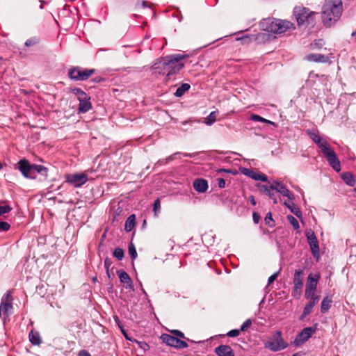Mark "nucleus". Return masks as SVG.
I'll return each mask as SVG.
<instances>
[{
	"mask_svg": "<svg viewBox=\"0 0 356 356\" xmlns=\"http://www.w3.org/2000/svg\"><path fill=\"white\" fill-rule=\"evenodd\" d=\"M341 178L349 186H354L356 183L353 174L349 172L342 173Z\"/></svg>",
	"mask_w": 356,
	"mask_h": 356,
	"instance_id": "5701e85b",
	"label": "nucleus"
},
{
	"mask_svg": "<svg viewBox=\"0 0 356 356\" xmlns=\"http://www.w3.org/2000/svg\"><path fill=\"white\" fill-rule=\"evenodd\" d=\"M253 221L254 223L257 224L260 220V216L258 213L254 212L252 214Z\"/></svg>",
	"mask_w": 356,
	"mask_h": 356,
	"instance_id": "3c124183",
	"label": "nucleus"
},
{
	"mask_svg": "<svg viewBox=\"0 0 356 356\" xmlns=\"http://www.w3.org/2000/svg\"><path fill=\"white\" fill-rule=\"evenodd\" d=\"M271 191H275L276 192L288 197L290 200H293L295 198L294 195L283 184L282 181L274 180L273 183L268 185V198H272L273 200V202L275 204L277 203V200L273 197Z\"/></svg>",
	"mask_w": 356,
	"mask_h": 356,
	"instance_id": "423d86ee",
	"label": "nucleus"
},
{
	"mask_svg": "<svg viewBox=\"0 0 356 356\" xmlns=\"http://www.w3.org/2000/svg\"><path fill=\"white\" fill-rule=\"evenodd\" d=\"M78 100L79 102L78 109L80 113H85L92 108L90 97L88 94L82 97H79Z\"/></svg>",
	"mask_w": 356,
	"mask_h": 356,
	"instance_id": "f3484780",
	"label": "nucleus"
},
{
	"mask_svg": "<svg viewBox=\"0 0 356 356\" xmlns=\"http://www.w3.org/2000/svg\"><path fill=\"white\" fill-rule=\"evenodd\" d=\"M12 295L10 291H7L2 297L0 305V316L3 323L6 321L13 309Z\"/></svg>",
	"mask_w": 356,
	"mask_h": 356,
	"instance_id": "0eeeda50",
	"label": "nucleus"
},
{
	"mask_svg": "<svg viewBox=\"0 0 356 356\" xmlns=\"http://www.w3.org/2000/svg\"><path fill=\"white\" fill-rule=\"evenodd\" d=\"M311 139L321 149L324 156H336L327 141L314 131H308Z\"/></svg>",
	"mask_w": 356,
	"mask_h": 356,
	"instance_id": "1a4fd4ad",
	"label": "nucleus"
},
{
	"mask_svg": "<svg viewBox=\"0 0 356 356\" xmlns=\"http://www.w3.org/2000/svg\"><path fill=\"white\" fill-rule=\"evenodd\" d=\"M71 92L77 96L78 99H79V97H82L87 94L79 88H73L71 89Z\"/></svg>",
	"mask_w": 356,
	"mask_h": 356,
	"instance_id": "c9c22d12",
	"label": "nucleus"
},
{
	"mask_svg": "<svg viewBox=\"0 0 356 356\" xmlns=\"http://www.w3.org/2000/svg\"><path fill=\"white\" fill-rule=\"evenodd\" d=\"M320 296H315L314 294L312 296H310L308 299L312 301L314 305L318 302L320 300Z\"/></svg>",
	"mask_w": 356,
	"mask_h": 356,
	"instance_id": "de8ad7c7",
	"label": "nucleus"
},
{
	"mask_svg": "<svg viewBox=\"0 0 356 356\" xmlns=\"http://www.w3.org/2000/svg\"><path fill=\"white\" fill-rule=\"evenodd\" d=\"M161 339L163 343L175 348H184L188 346L186 342L168 334H163Z\"/></svg>",
	"mask_w": 356,
	"mask_h": 356,
	"instance_id": "2eb2a0df",
	"label": "nucleus"
},
{
	"mask_svg": "<svg viewBox=\"0 0 356 356\" xmlns=\"http://www.w3.org/2000/svg\"><path fill=\"white\" fill-rule=\"evenodd\" d=\"M106 274H107L108 277L110 278L111 277L110 269L106 270Z\"/></svg>",
	"mask_w": 356,
	"mask_h": 356,
	"instance_id": "338daca9",
	"label": "nucleus"
},
{
	"mask_svg": "<svg viewBox=\"0 0 356 356\" xmlns=\"http://www.w3.org/2000/svg\"><path fill=\"white\" fill-rule=\"evenodd\" d=\"M19 169L22 175L30 179H35L37 173L47 175V168L43 165L31 164L27 160L22 159L19 162Z\"/></svg>",
	"mask_w": 356,
	"mask_h": 356,
	"instance_id": "7ed1b4c3",
	"label": "nucleus"
},
{
	"mask_svg": "<svg viewBox=\"0 0 356 356\" xmlns=\"http://www.w3.org/2000/svg\"><path fill=\"white\" fill-rule=\"evenodd\" d=\"M324 41L321 39L315 40L313 43H312V46L314 48H321L324 44Z\"/></svg>",
	"mask_w": 356,
	"mask_h": 356,
	"instance_id": "37998d69",
	"label": "nucleus"
},
{
	"mask_svg": "<svg viewBox=\"0 0 356 356\" xmlns=\"http://www.w3.org/2000/svg\"><path fill=\"white\" fill-rule=\"evenodd\" d=\"M94 73V69H82L80 67H75L69 70L68 76L74 81H85Z\"/></svg>",
	"mask_w": 356,
	"mask_h": 356,
	"instance_id": "6e6552de",
	"label": "nucleus"
},
{
	"mask_svg": "<svg viewBox=\"0 0 356 356\" xmlns=\"http://www.w3.org/2000/svg\"><path fill=\"white\" fill-rule=\"evenodd\" d=\"M249 119L250 120H252V121H254V122H264V123H267V119L266 118H264L257 114H252Z\"/></svg>",
	"mask_w": 356,
	"mask_h": 356,
	"instance_id": "e433bc0d",
	"label": "nucleus"
},
{
	"mask_svg": "<svg viewBox=\"0 0 356 356\" xmlns=\"http://www.w3.org/2000/svg\"><path fill=\"white\" fill-rule=\"evenodd\" d=\"M135 215H131L127 218L124 226V229L127 232H131L134 229L135 226Z\"/></svg>",
	"mask_w": 356,
	"mask_h": 356,
	"instance_id": "c85d7f7f",
	"label": "nucleus"
},
{
	"mask_svg": "<svg viewBox=\"0 0 356 356\" xmlns=\"http://www.w3.org/2000/svg\"><path fill=\"white\" fill-rule=\"evenodd\" d=\"M281 270V268H280L279 270L274 273L273 275H271L270 277H268V285H270L271 283H273L277 277V276L280 274V272Z\"/></svg>",
	"mask_w": 356,
	"mask_h": 356,
	"instance_id": "a19ab883",
	"label": "nucleus"
},
{
	"mask_svg": "<svg viewBox=\"0 0 356 356\" xmlns=\"http://www.w3.org/2000/svg\"><path fill=\"white\" fill-rule=\"evenodd\" d=\"M240 171L243 175H245L254 180L266 181L267 179L264 175H259L251 169H248V168H241Z\"/></svg>",
	"mask_w": 356,
	"mask_h": 356,
	"instance_id": "6ab92c4d",
	"label": "nucleus"
},
{
	"mask_svg": "<svg viewBox=\"0 0 356 356\" xmlns=\"http://www.w3.org/2000/svg\"><path fill=\"white\" fill-rule=\"evenodd\" d=\"M264 300H265V298H264L261 300V302H259V307H263V305H264Z\"/></svg>",
	"mask_w": 356,
	"mask_h": 356,
	"instance_id": "e2e57ef3",
	"label": "nucleus"
},
{
	"mask_svg": "<svg viewBox=\"0 0 356 356\" xmlns=\"http://www.w3.org/2000/svg\"><path fill=\"white\" fill-rule=\"evenodd\" d=\"M332 300L329 296L323 298L321 305V312L323 314L326 313L331 307Z\"/></svg>",
	"mask_w": 356,
	"mask_h": 356,
	"instance_id": "a878e982",
	"label": "nucleus"
},
{
	"mask_svg": "<svg viewBox=\"0 0 356 356\" xmlns=\"http://www.w3.org/2000/svg\"><path fill=\"white\" fill-rule=\"evenodd\" d=\"M287 219L289 221V222L291 223V225L293 226L294 229L297 230L299 229V227H300L299 222H298V220L294 216H293L291 215H289V216H287Z\"/></svg>",
	"mask_w": 356,
	"mask_h": 356,
	"instance_id": "72a5a7b5",
	"label": "nucleus"
},
{
	"mask_svg": "<svg viewBox=\"0 0 356 356\" xmlns=\"http://www.w3.org/2000/svg\"><path fill=\"white\" fill-rule=\"evenodd\" d=\"M140 3L143 8H146L147 6V3L144 1H142Z\"/></svg>",
	"mask_w": 356,
	"mask_h": 356,
	"instance_id": "680f3d73",
	"label": "nucleus"
},
{
	"mask_svg": "<svg viewBox=\"0 0 356 356\" xmlns=\"http://www.w3.org/2000/svg\"><path fill=\"white\" fill-rule=\"evenodd\" d=\"M215 353L218 356H235L232 348L227 345H220L215 348Z\"/></svg>",
	"mask_w": 356,
	"mask_h": 356,
	"instance_id": "a211bd4d",
	"label": "nucleus"
},
{
	"mask_svg": "<svg viewBox=\"0 0 356 356\" xmlns=\"http://www.w3.org/2000/svg\"><path fill=\"white\" fill-rule=\"evenodd\" d=\"M220 172H232L230 170H225V169H220Z\"/></svg>",
	"mask_w": 356,
	"mask_h": 356,
	"instance_id": "0e129e2a",
	"label": "nucleus"
},
{
	"mask_svg": "<svg viewBox=\"0 0 356 356\" xmlns=\"http://www.w3.org/2000/svg\"><path fill=\"white\" fill-rule=\"evenodd\" d=\"M328 164L336 171L340 172L341 163L339 157H326Z\"/></svg>",
	"mask_w": 356,
	"mask_h": 356,
	"instance_id": "393cba45",
	"label": "nucleus"
},
{
	"mask_svg": "<svg viewBox=\"0 0 356 356\" xmlns=\"http://www.w3.org/2000/svg\"><path fill=\"white\" fill-rule=\"evenodd\" d=\"M10 225L6 222L0 221V230L8 231L10 229Z\"/></svg>",
	"mask_w": 356,
	"mask_h": 356,
	"instance_id": "a18cd8bd",
	"label": "nucleus"
},
{
	"mask_svg": "<svg viewBox=\"0 0 356 356\" xmlns=\"http://www.w3.org/2000/svg\"><path fill=\"white\" fill-rule=\"evenodd\" d=\"M117 273L118 274L120 281L122 283L127 284V288L132 289V281L129 275L124 270H118Z\"/></svg>",
	"mask_w": 356,
	"mask_h": 356,
	"instance_id": "4be33fe9",
	"label": "nucleus"
},
{
	"mask_svg": "<svg viewBox=\"0 0 356 356\" xmlns=\"http://www.w3.org/2000/svg\"><path fill=\"white\" fill-rule=\"evenodd\" d=\"M269 124L275 125V123L270 120H268V125Z\"/></svg>",
	"mask_w": 356,
	"mask_h": 356,
	"instance_id": "774afa93",
	"label": "nucleus"
},
{
	"mask_svg": "<svg viewBox=\"0 0 356 356\" xmlns=\"http://www.w3.org/2000/svg\"><path fill=\"white\" fill-rule=\"evenodd\" d=\"M12 211V207L9 205H0V216L8 213Z\"/></svg>",
	"mask_w": 356,
	"mask_h": 356,
	"instance_id": "58836bf2",
	"label": "nucleus"
},
{
	"mask_svg": "<svg viewBox=\"0 0 356 356\" xmlns=\"http://www.w3.org/2000/svg\"><path fill=\"white\" fill-rule=\"evenodd\" d=\"M111 265H112L111 259L109 258H106L104 259V267H105L106 270L110 269V267L111 266Z\"/></svg>",
	"mask_w": 356,
	"mask_h": 356,
	"instance_id": "09e8293b",
	"label": "nucleus"
},
{
	"mask_svg": "<svg viewBox=\"0 0 356 356\" xmlns=\"http://www.w3.org/2000/svg\"><path fill=\"white\" fill-rule=\"evenodd\" d=\"M351 35H352V37L356 38V30L352 33Z\"/></svg>",
	"mask_w": 356,
	"mask_h": 356,
	"instance_id": "69168bd1",
	"label": "nucleus"
},
{
	"mask_svg": "<svg viewBox=\"0 0 356 356\" xmlns=\"http://www.w3.org/2000/svg\"><path fill=\"white\" fill-rule=\"evenodd\" d=\"M284 205L298 218H302V211L293 202H284Z\"/></svg>",
	"mask_w": 356,
	"mask_h": 356,
	"instance_id": "b1692460",
	"label": "nucleus"
},
{
	"mask_svg": "<svg viewBox=\"0 0 356 356\" xmlns=\"http://www.w3.org/2000/svg\"><path fill=\"white\" fill-rule=\"evenodd\" d=\"M129 254L132 259H135L137 257V252L133 243L129 245Z\"/></svg>",
	"mask_w": 356,
	"mask_h": 356,
	"instance_id": "4c0bfd02",
	"label": "nucleus"
},
{
	"mask_svg": "<svg viewBox=\"0 0 356 356\" xmlns=\"http://www.w3.org/2000/svg\"><path fill=\"white\" fill-rule=\"evenodd\" d=\"M250 200L253 205L256 204V202L253 196L250 197Z\"/></svg>",
	"mask_w": 356,
	"mask_h": 356,
	"instance_id": "052dcab7",
	"label": "nucleus"
},
{
	"mask_svg": "<svg viewBox=\"0 0 356 356\" xmlns=\"http://www.w3.org/2000/svg\"><path fill=\"white\" fill-rule=\"evenodd\" d=\"M191 88L188 83H182L175 91L174 95L177 97H181L184 94Z\"/></svg>",
	"mask_w": 356,
	"mask_h": 356,
	"instance_id": "cd10ccee",
	"label": "nucleus"
},
{
	"mask_svg": "<svg viewBox=\"0 0 356 356\" xmlns=\"http://www.w3.org/2000/svg\"><path fill=\"white\" fill-rule=\"evenodd\" d=\"M318 278V275H315L314 276H313L312 274L309 275L305 291V298H309L310 296H312V295L314 294L316 290Z\"/></svg>",
	"mask_w": 356,
	"mask_h": 356,
	"instance_id": "dca6fc26",
	"label": "nucleus"
},
{
	"mask_svg": "<svg viewBox=\"0 0 356 356\" xmlns=\"http://www.w3.org/2000/svg\"><path fill=\"white\" fill-rule=\"evenodd\" d=\"M138 343L139 344L140 347L144 350H145L147 348H148L147 343H146L145 342H138Z\"/></svg>",
	"mask_w": 356,
	"mask_h": 356,
	"instance_id": "13d9d810",
	"label": "nucleus"
},
{
	"mask_svg": "<svg viewBox=\"0 0 356 356\" xmlns=\"http://www.w3.org/2000/svg\"><path fill=\"white\" fill-rule=\"evenodd\" d=\"M113 256L118 260H122L124 256V250L120 248H115L113 251Z\"/></svg>",
	"mask_w": 356,
	"mask_h": 356,
	"instance_id": "f704fd0d",
	"label": "nucleus"
},
{
	"mask_svg": "<svg viewBox=\"0 0 356 356\" xmlns=\"http://www.w3.org/2000/svg\"><path fill=\"white\" fill-rule=\"evenodd\" d=\"M252 324V321L250 319L246 320L241 325L240 330L245 331L248 327H250Z\"/></svg>",
	"mask_w": 356,
	"mask_h": 356,
	"instance_id": "79ce46f5",
	"label": "nucleus"
},
{
	"mask_svg": "<svg viewBox=\"0 0 356 356\" xmlns=\"http://www.w3.org/2000/svg\"><path fill=\"white\" fill-rule=\"evenodd\" d=\"M314 305H315L312 301L309 300V302L305 306L304 309H305L307 312L311 313Z\"/></svg>",
	"mask_w": 356,
	"mask_h": 356,
	"instance_id": "49530a36",
	"label": "nucleus"
},
{
	"mask_svg": "<svg viewBox=\"0 0 356 356\" xmlns=\"http://www.w3.org/2000/svg\"><path fill=\"white\" fill-rule=\"evenodd\" d=\"M240 330H230L227 334V335L229 337H238L240 334Z\"/></svg>",
	"mask_w": 356,
	"mask_h": 356,
	"instance_id": "c03bdc74",
	"label": "nucleus"
},
{
	"mask_svg": "<svg viewBox=\"0 0 356 356\" xmlns=\"http://www.w3.org/2000/svg\"><path fill=\"white\" fill-rule=\"evenodd\" d=\"M307 60L316 63H326L328 57L320 54H310L305 56Z\"/></svg>",
	"mask_w": 356,
	"mask_h": 356,
	"instance_id": "412c9836",
	"label": "nucleus"
},
{
	"mask_svg": "<svg viewBox=\"0 0 356 356\" xmlns=\"http://www.w3.org/2000/svg\"><path fill=\"white\" fill-rule=\"evenodd\" d=\"M252 40L257 43H265L267 41V34L266 33H259L251 35Z\"/></svg>",
	"mask_w": 356,
	"mask_h": 356,
	"instance_id": "c756f323",
	"label": "nucleus"
},
{
	"mask_svg": "<svg viewBox=\"0 0 356 356\" xmlns=\"http://www.w3.org/2000/svg\"><path fill=\"white\" fill-rule=\"evenodd\" d=\"M304 282V270L301 269L296 270L293 276V296L298 298H300L302 289L303 287Z\"/></svg>",
	"mask_w": 356,
	"mask_h": 356,
	"instance_id": "f8f14e48",
	"label": "nucleus"
},
{
	"mask_svg": "<svg viewBox=\"0 0 356 356\" xmlns=\"http://www.w3.org/2000/svg\"><path fill=\"white\" fill-rule=\"evenodd\" d=\"M305 236L310 246L313 257L318 259L320 257V249L318 241L315 235V233L312 229H309L306 231Z\"/></svg>",
	"mask_w": 356,
	"mask_h": 356,
	"instance_id": "4468645a",
	"label": "nucleus"
},
{
	"mask_svg": "<svg viewBox=\"0 0 356 356\" xmlns=\"http://www.w3.org/2000/svg\"><path fill=\"white\" fill-rule=\"evenodd\" d=\"M317 330V323L314 326L307 327L302 329L294 339L295 346H299L305 343Z\"/></svg>",
	"mask_w": 356,
	"mask_h": 356,
	"instance_id": "9d476101",
	"label": "nucleus"
},
{
	"mask_svg": "<svg viewBox=\"0 0 356 356\" xmlns=\"http://www.w3.org/2000/svg\"><path fill=\"white\" fill-rule=\"evenodd\" d=\"M194 189L199 193H204L208 189L207 181L204 179H197L193 184Z\"/></svg>",
	"mask_w": 356,
	"mask_h": 356,
	"instance_id": "aec40b11",
	"label": "nucleus"
},
{
	"mask_svg": "<svg viewBox=\"0 0 356 356\" xmlns=\"http://www.w3.org/2000/svg\"><path fill=\"white\" fill-rule=\"evenodd\" d=\"M121 330H122V332L123 333L124 336L125 337V338L128 340H131V339L127 336L125 330H124L122 327H121Z\"/></svg>",
	"mask_w": 356,
	"mask_h": 356,
	"instance_id": "bf43d9fd",
	"label": "nucleus"
},
{
	"mask_svg": "<svg viewBox=\"0 0 356 356\" xmlns=\"http://www.w3.org/2000/svg\"><path fill=\"white\" fill-rule=\"evenodd\" d=\"M309 314V312H307L305 309H303L302 314L300 316V320L302 321Z\"/></svg>",
	"mask_w": 356,
	"mask_h": 356,
	"instance_id": "5fc2aeb1",
	"label": "nucleus"
},
{
	"mask_svg": "<svg viewBox=\"0 0 356 356\" xmlns=\"http://www.w3.org/2000/svg\"><path fill=\"white\" fill-rule=\"evenodd\" d=\"M287 346L288 343L282 339L280 331H276L272 339L268 341V349L274 352L284 350Z\"/></svg>",
	"mask_w": 356,
	"mask_h": 356,
	"instance_id": "9b49d317",
	"label": "nucleus"
},
{
	"mask_svg": "<svg viewBox=\"0 0 356 356\" xmlns=\"http://www.w3.org/2000/svg\"><path fill=\"white\" fill-rule=\"evenodd\" d=\"M160 209H161V202H160V200L159 198H157L154 202V208H153V210L156 215L157 214V213H159L160 211Z\"/></svg>",
	"mask_w": 356,
	"mask_h": 356,
	"instance_id": "ea45409f",
	"label": "nucleus"
},
{
	"mask_svg": "<svg viewBox=\"0 0 356 356\" xmlns=\"http://www.w3.org/2000/svg\"><path fill=\"white\" fill-rule=\"evenodd\" d=\"M188 55L175 54L161 58L152 65V69L159 74H166L165 81H169L172 76L179 72L184 66L181 61Z\"/></svg>",
	"mask_w": 356,
	"mask_h": 356,
	"instance_id": "f257e3e1",
	"label": "nucleus"
},
{
	"mask_svg": "<svg viewBox=\"0 0 356 356\" xmlns=\"http://www.w3.org/2000/svg\"><path fill=\"white\" fill-rule=\"evenodd\" d=\"M236 40L240 41L243 45L249 44L250 42H253L251 35H244L242 37L236 38Z\"/></svg>",
	"mask_w": 356,
	"mask_h": 356,
	"instance_id": "473e14b6",
	"label": "nucleus"
},
{
	"mask_svg": "<svg viewBox=\"0 0 356 356\" xmlns=\"http://www.w3.org/2000/svg\"><path fill=\"white\" fill-rule=\"evenodd\" d=\"M343 12L341 0H325L322 8V22L327 27L334 25Z\"/></svg>",
	"mask_w": 356,
	"mask_h": 356,
	"instance_id": "f03ea898",
	"label": "nucleus"
},
{
	"mask_svg": "<svg viewBox=\"0 0 356 356\" xmlns=\"http://www.w3.org/2000/svg\"><path fill=\"white\" fill-rule=\"evenodd\" d=\"M217 114L218 111L211 112L210 114L204 120L205 124L209 126L213 124L216 120Z\"/></svg>",
	"mask_w": 356,
	"mask_h": 356,
	"instance_id": "7c9ffc66",
	"label": "nucleus"
},
{
	"mask_svg": "<svg viewBox=\"0 0 356 356\" xmlns=\"http://www.w3.org/2000/svg\"><path fill=\"white\" fill-rule=\"evenodd\" d=\"M293 29H294L293 24L289 21L273 19L270 22L268 19V32L281 34Z\"/></svg>",
	"mask_w": 356,
	"mask_h": 356,
	"instance_id": "20e7f679",
	"label": "nucleus"
},
{
	"mask_svg": "<svg viewBox=\"0 0 356 356\" xmlns=\"http://www.w3.org/2000/svg\"><path fill=\"white\" fill-rule=\"evenodd\" d=\"M217 181H218V185L219 188H223L225 187V181L224 179L218 178L217 179Z\"/></svg>",
	"mask_w": 356,
	"mask_h": 356,
	"instance_id": "8fccbe9b",
	"label": "nucleus"
},
{
	"mask_svg": "<svg viewBox=\"0 0 356 356\" xmlns=\"http://www.w3.org/2000/svg\"><path fill=\"white\" fill-rule=\"evenodd\" d=\"M78 356H90V355L88 353V351L83 350L79 352Z\"/></svg>",
	"mask_w": 356,
	"mask_h": 356,
	"instance_id": "4d7b16f0",
	"label": "nucleus"
},
{
	"mask_svg": "<svg viewBox=\"0 0 356 356\" xmlns=\"http://www.w3.org/2000/svg\"><path fill=\"white\" fill-rule=\"evenodd\" d=\"M29 340L33 345L38 346L41 343V338L38 332L31 330L29 334Z\"/></svg>",
	"mask_w": 356,
	"mask_h": 356,
	"instance_id": "bb28decb",
	"label": "nucleus"
},
{
	"mask_svg": "<svg viewBox=\"0 0 356 356\" xmlns=\"http://www.w3.org/2000/svg\"><path fill=\"white\" fill-rule=\"evenodd\" d=\"M265 22H266V19H264L261 23H260V28L261 29H262L263 31H266L267 30V26H266V24H265Z\"/></svg>",
	"mask_w": 356,
	"mask_h": 356,
	"instance_id": "6e6d98bb",
	"label": "nucleus"
},
{
	"mask_svg": "<svg viewBox=\"0 0 356 356\" xmlns=\"http://www.w3.org/2000/svg\"><path fill=\"white\" fill-rule=\"evenodd\" d=\"M172 332L176 336V337H180V338H184V334L183 332H181V331L179 330H173L172 331Z\"/></svg>",
	"mask_w": 356,
	"mask_h": 356,
	"instance_id": "603ef678",
	"label": "nucleus"
},
{
	"mask_svg": "<svg viewBox=\"0 0 356 356\" xmlns=\"http://www.w3.org/2000/svg\"><path fill=\"white\" fill-rule=\"evenodd\" d=\"M88 180V174L86 172L68 174L65 175V181L74 186L80 187Z\"/></svg>",
	"mask_w": 356,
	"mask_h": 356,
	"instance_id": "ddd939ff",
	"label": "nucleus"
},
{
	"mask_svg": "<svg viewBox=\"0 0 356 356\" xmlns=\"http://www.w3.org/2000/svg\"><path fill=\"white\" fill-rule=\"evenodd\" d=\"M274 225H275V223H274V220H273V218H272V214L270 212H268V227H272Z\"/></svg>",
	"mask_w": 356,
	"mask_h": 356,
	"instance_id": "864d4df0",
	"label": "nucleus"
},
{
	"mask_svg": "<svg viewBox=\"0 0 356 356\" xmlns=\"http://www.w3.org/2000/svg\"><path fill=\"white\" fill-rule=\"evenodd\" d=\"M40 42V40L38 37L34 36L27 39L24 43L26 47H33Z\"/></svg>",
	"mask_w": 356,
	"mask_h": 356,
	"instance_id": "2f4dec72",
	"label": "nucleus"
},
{
	"mask_svg": "<svg viewBox=\"0 0 356 356\" xmlns=\"http://www.w3.org/2000/svg\"><path fill=\"white\" fill-rule=\"evenodd\" d=\"M294 15L296 18L298 25L307 22L313 23L314 20L315 13L310 11L308 8L301 6H296L293 10Z\"/></svg>",
	"mask_w": 356,
	"mask_h": 356,
	"instance_id": "39448f33",
	"label": "nucleus"
}]
</instances>
